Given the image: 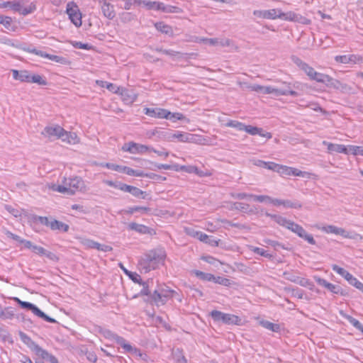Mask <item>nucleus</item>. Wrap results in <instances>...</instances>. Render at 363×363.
I'll use <instances>...</instances> for the list:
<instances>
[{
  "label": "nucleus",
  "mask_w": 363,
  "mask_h": 363,
  "mask_svg": "<svg viewBox=\"0 0 363 363\" xmlns=\"http://www.w3.org/2000/svg\"><path fill=\"white\" fill-rule=\"evenodd\" d=\"M165 257L164 252L161 250H154L148 252L140 260V264L145 272L154 269L156 265L162 262Z\"/></svg>",
  "instance_id": "1"
},
{
  "label": "nucleus",
  "mask_w": 363,
  "mask_h": 363,
  "mask_svg": "<svg viewBox=\"0 0 363 363\" xmlns=\"http://www.w3.org/2000/svg\"><path fill=\"white\" fill-rule=\"evenodd\" d=\"M97 332L101 334L105 338L114 340L116 343L120 345L125 352L134 354L138 352L137 348L132 347L123 337L113 333L110 330L99 328L97 329Z\"/></svg>",
  "instance_id": "2"
},
{
  "label": "nucleus",
  "mask_w": 363,
  "mask_h": 363,
  "mask_svg": "<svg viewBox=\"0 0 363 363\" xmlns=\"http://www.w3.org/2000/svg\"><path fill=\"white\" fill-rule=\"evenodd\" d=\"M177 294V291L170 289L169 287L162 286L155 289L151 295V302L157 306L164 305L169 298H173Z\"/></svg>",
  "instance_id": "3"
},
{
  "label": "nucleus",
  "mask_w": 363,
  "mask_h": 363,
  "mask_svg": "<svg viewBox=\"0 0 363 363\" xmlns=\"http://www.w3.org/2000/svg\"><path fill=\"white\" fill-rule=\"evenodd\" d=\"M211 317L215 322H221L226 325H240L242 319L235 315L225 313L221 311L213 310L210 313Z\"/></svg>",
  "instance_id": "4"
},
{
  "label": "nucleus",
  "mask_w": 363,
  "mask_h": 363,
  "mask_svg": "<svg viewBox=\"0 0 363 363\" xmlns=\"http://www.w3.org/2000/svg\"><path fill=\"white\" fill-rule=\"evenodd\" d=\"M14 300L19 304V306L22 308H25V309L32 311L33 313V314H35L38 317L43 319L44 320L47 321L48 323H56L57 322L54 318L48 316L44 312H43L35 305H34L30 302L21 301L18 298H14Z\"/></svg>",
  "instance_id": "5"
},
{
  "label": "nucleus",
  "mask_w": 363,
  "mask_h": 363,
  "mask_svg": "<svg viewBox=\"0 0 363 363\" xmlns=\"http://www.w3.org/2000/svg\"><path fill=\"white\" fill-rule=\"evenodd\" d=\"M332 269L343 277L351 285L355 286L363 293V284L354 277L349 272L336 264H333Z\"/></svg>",
  "instance_id": "6"
},
{
  "label": "nucleus",
  "mask_w": 363,
  "mask_h": 363,
  "mask_svg": "<svg viewBox=\"0 0 363 363\" xmlns=\"http://www.w3.org/2000/svg\"><path fill=\"white\" fill-rule=\"evenodd\" d=\"M24 50L27 51L28 52L35 54L36 55H38L42 57L48 58L52 61L60 63V64H65L67 62L66 58L63 57H60L58 55H50L48 53H46L45 52H43L42 50H38L36 48H25Z\"/></svg>",
  "instance_id": "7"
},
{
  "label": "nucleus",
  "mask_w": 363,
  "mask_h": 363,
  "mask_svg": "<svg viewBox=\"0 0 363 363\" xmlns=\"http://www.w3.org/2000/svg\"><path fill=\"white\" fill-rule=\"evenodd\" d=\"M65 130L60 125L47 126L42 131V135L50 138H60L63 137Z\"/></svg>",
  "instance_id": "8"
},
{
  "label": "nucleus",
  "mask_w": 363,
  "mask_h": 363,
  "mask_svg": "<svg viewBox=\"0 0 363 363\" xmlns=\"http://www.w3.org/2000/svg\"><path fill=\"white\" fill-rule=\"evenodd\" d=\"M63 183L70 188V190L73 191V194L78 190H82L84 186V181L81 177H74L72 178H65Z\"/></svg>",
  "instance_id": "9"
},
{
  "label": "nucleus",
  "mask_w": 363,
  "mask_h": 363,
  "mask_svg": "<svg viewBox=\"0 0 363 363\" xmlns=\"http://www.w3.org/2000/svg\"><path fill=\"white\" fill-rule=\"evenodd\" d=\"M145 114L157 118H166L169 114V111L160 108H145L143 110Z\"/></svg>",
  "instance_id": "10"
},
{
  "label": "nucleus",
  "mask_w": 363,
  "mask_h": 363,
  "mask_svg": "<svg viewBox=\"0 0 363 363\" xmlns=\"http://www.w3.org/2000/svg\"><path fill=\"white\" fill-rule=\"evenodd\" d=\"M67 13L68 14L71 21L77 27H79L82 26V15L77 9V6H75L74 8H69L68 4L67 8Z\"/></svg>",
  "instance_id": "11"
},
{
  "label": "nucleus",
  "mask_w": 363,
  "mask_h": 363,
  "mask_svg": "<svg viewBox=\"0 0 363 363\" xmlns=\"http://www.w3.org/2000/svg\"><path fill=\"white\" fill-rule=\"evenodd\" d=\"M168 141H172L174 139H178L180 142H190L193 138V135L187 133H182L180 131H175L174 133H169V135H167Z\"/></svg>",
  "instance_id": "12"
},
{
  "label": "nucleus",
  "mask_w": 363,
  "mask_h": 363,
  "mask_svg": "<svg viewBox=\"0 0 363 363\" xmlns=\"http://www.w3.org/2000/svg\"><path fill=\"white\" fill-rule=\"evenodd\" d=\"M322 230L327 233H333L335 235H340L343 238H351L352 237L350 235L349 233L346 231L345 229L341 228H337L335 225H327L324 226Z\"/></svg>",
  "instance_id": "13"
},
{
  "label": "nucleus",
  "mask_w": 363,
  "mask_h": 363,
  "mask_svg": "<svg viewBox=\"0 0 363 363\" xmlns=\"http://www.w3.org/2000/svg\"><path fill=\"white\" fill-rule=\"evenodd\" d=\"M123 101L126 104H133L137 99V95L132 91L125 88L121 87L119 93Z\"/></svg>",
  "instance_id": "14"
},
{
  "label": "nucleus",
  "mask_w": 363,
  "mask_h": 363,
  "mask_svg": "<svg viewBox=\"0 0 363 363\" xmlns=\"http://www.w3.org/2000/svg\"><path fill=\"white\" fill-rule=\"evenodd\" d=\"M194 237L198 238L199 240L209 244L211 246H218L219 240H216L213 236H209L201 231H196L194 235Z\"/></svg>",
  "instance_id": "15"
},
{
  "label": "nucleus",
  "mask_w": 363,
  "mask_h": 363,
  "mask_svg": "<svg viewBox=\"0 0 363 363\" xmlns=\"http://www.w3.org/2000/svg\"><path fill=\"white\" fill-rule=\"evenodd\" d=\"M13 77L16 80H19L22 82H28L30 83V73L28 70H16L12 69Z\"/></svg>",
  "instance_id": "16"
},
{
  "label": "nucleus",
  "mask_w": 363,
  "mask_h": 363,
  "mask_svg": "<svg viewBox=\"0 0 363 363\" xmlns=\"http://www.w3.org/2000/svg\"><path fill=\"white\" fill-rule=\"evenodd\" d=\"M201 41L211 45H220L221 47H228L231 44V40L228 38H202Z\"/></svg>",
  "instance_id": "17"
},
{
  "label": "nucleus",
  "mask_w": 363,
  "mask_h": 363,
  "mask_svg": "<svg viewBox=\"0 0 363 363\" xmlns=\"http://www.w3.org/2000/svg\"><path fill=\"white\" fill-rule=\"evenodd\" d=\"M323 144L327 146L329 152H336L339 153L348 154V148L344 145L333 144L327 141H323Z\"/></svg>",
  "instance_id": "18"
},
{
  "label": "nucleus",
  "mask_w": 363,
  "mask_h": 363,
  "mask_svg": "<svg viewBox=\"0 0 363 363\" xmlns=\"http://www.w3.org/2000/svg\"><path fill=\"white\" fill-rule=\"evenodd\" d=\"M101 11L104 15L110 20L113 19L116 16L113 6L106 1L102 3Z\"/></svg>",
  "instance_id": "19"
},
{
  "label": "nucleus",
  "mask_w": 363,
  "mask_h": 363,
  "mask_svg": "<svg viewBox=\"0 0 363 363\" xmlns=\"http://www.w3.org/2000/svg\"><path fill=\"white\" fill-rule=\"evenodd\" d=\"M50 228L52 230H60L62 232H67L69 228L67 224L52 218L50 220Z\"/></svg>",
  "instance_id": "20"
},
{
  "label": "nucleus",
  "mask_w": 363,
  "mask_h": 363,
  "mask_svg": "<svg viewBox=\"0 0 363 363\" xmlns=\"http://www.w3.org/2000/svg\"><path fill=\"white\" fill-rule=\"evenodd\" d=\"M283 16V12L279 9L265 10L262 12V18L267 19L281 18Z\"/></svg>",
  "instance_id": "21"
},
{
  "label": "nucleus",
  "mask_w": 363,
  "mask_h": 363,
  "mask_svg": "<svg viewBox=\"0 0 363 363\" xmlns=\"http://www.w3.org/2000/svg\"><path fill=\"white\" fill-rule=\"evenodd\" d=\"M13 7L16 9V12H18L20 14L23 16L31 13L36 9L35 5L33 3L26 8H23L21 4H15Z\"/></svg>",
  "instance_id": "22"
},
{
  "label": "nucleus",
  "mask_w": 363,
  "mask_h": 363,
  "mask_svg": "<svg viewBox=\"0 0 363 363\" xmlns=\"http://www.w3.org/2000/svg\"><path fill=\"white\" fill-rule=\"evenodd\" d=\"M157 9H161V11L164 13H181L183 12L182 9L178 6L165 5L164 3L159 4Z\"/></svg>",
  "instance_id": "23"
},
{
  "label": "nucleus",
  "mask_w": 363,
  "mask_h": 363,
  "mask_svg": "<svg viewBox=\"0 0 363 363\" xmlns=\"http://www.w3.org/2000/svg\"><path fill=\"white\" fill-rule=\"evenodd\" d=\"M128 229L135 230L141 234H147L150 233V228L143 224H138L137 223H130L128 225Z\"/></svg>",
  "instance_id": "24"
},
{
  "label": "nucleus",
  "mask_w": 363,
  "mask_h": 363,
  "mask_svg": "<svg viewBox=\"0 0 363 363\" xmlns=\"http://www.w3.org/2000/svg\"><path fill=\"white\" fill-rule=\"evenodd\" d=\"M338 90L345 94H355L357 93V87L355 86L347 84L342 82H340Z\"/></svg>",
  "instance_id": "25"
},
{
  "label": "nucleus",
  "mask_w": 363,
  "mask_h": 363,
  "mask_svg": "<svg viewBox=\"0 0 363 363\" xmlns=\"http://www.w3.org/2000/svg\"><path fill=\"white\" fill-rule=\"evenodd\" d=\"M260 325H262L263 328L271 330L274 333H280L281 331V326L279 324L273 323L269 320H262L259 321Z\"/></svg>",
  "instance_id": "26"
},
{
  "label": "nucleus",
  "mask_w": 363,
  "mask_h": 363,
  "mask_svg": "<svg viewBox=\"0 0 363 363\" xmlns=\"http://www.w3.org/2000/svg\"><path fill=\"white\" fill-rule=\"evenodd\" d=\"M18 335L20 337L21 340L31 350L35 347L37 345L32 339L27 335L25 333L22 331H19Z\"/></svg>",
  "instance_id": "27"
},
{
  "label": "nucleus",
  "mask_w": 363,
  "mask_h": 363,
  "mask_svg": "<svg viewBox=\"0 0 363 363\" xmlns=\"http://www.w3.org/2000/svg\"><path fill=\"white\" fill-rule=\"evenodd\" d=\"M272 94L275 96H288L290 95L291 96H298V94L294 90H283L278 88L273 87Z\"/></svg>",
  "instance_id": "28"
},
{
  "label": "nucleus",
  "mask_w": 363,
  "mask_h": 363,
  "mask_svg": "<svg viewBox=\"0 0 363 363\" xmlns=\"http://www.w3.org/2000/svg\"><path fill=\"white\" fill-rule=\"evenodd\" d=\"M60 138L64 142H67L69 144H75L78 142L77 135L74 133L67 132L65 130L63 133V137H60Z\"/></svg>",
  "instance_id": "29"
},
{
  "label": "nucleus",
  "mask_w": 363,
  "mask_h": 363,
  "mask_svg": "<svg viewBox=\"0 0 363 363\" xmlns=\"http://www.w3.org/2000/svg\"><path fill=\"white\" fill-rule=\"evenodd\" d=\"M14 311L12 308L6 307L2 308L0 307V318L2 320L12 319L14 316Z\"/></svg>",
  "instance_id": "30"
},
{
  "label": "nucleus",
  "mask_w": 363,
  "mask_h": 363,
  "mask_svg": "<svg viewBox=\"0 0 363 363\" xmlns=\"http://www.w3.org/2000/svg\"><path fill=\"white\" fill-rule=\"evenodd\" d=\"M131 146L133 147L132 154H137V153L143 154V153L146 152L147 151L150 150V146L138 144V143H136L134 142H133V144Z\"/></svg>",
  "instance_id": "31"
},
{
  "label": "nucleus",
  "mask_w": 363,
  "mask_h": 363,
  "mask_svg": "<svg viewBox=\"0 0 363 363\" xmlns=\"http://www.w3.org/2000/svg\"><path fill=\"white\" fill-rule=\"evenodd\" d=\"M193 274H194L198 278L203 281H213L215 279V276L210 273L203 272L199 270L193 271Z\"/></svg>",
  "instance_id": "32"
},
{
  "label": "nucleus",
  "mask_w": 363,
  "mask_h": 363,
  "mask_svg": "<svg viewBox=\"0 0 363 363\" xmlns=\"http://www.w3.org/2000/svg\"><path fill=\"white\" fill-rule=\"evenodd\" d=\"M121 268L123 270L124 273L128 276V277L135 283H140L142 282V279L140 276L136 272H132L126 269L122 264H120Z\"/></svg>",
  "instance_id": "33"
},
{
  "label": "nucleus",
  "mask_w": 363,
  "mask_h": 363,
  "mask_svg": "<svg viewBox=\"0 0 363 363\" xmlns=\"http://www.w3.org/2000/svg\"><path fill=\"white\" fill-rule=\"evenodd\" d=\"M166 119H168L172 122H176L177 121H185L189 123V119L186 118L182 113H171L169 111V114L167 116Z\"/></svg>",
  "instance_id": "34"
},
{
  "label": "nucleus",
  "mask_w": 363,
  "mask_h": 363,
  "mask_svg": "<svg viewBox=\"0 0 363 363\" xmlns=\"http://www.w3.org/2000/svg\"><path fill=\"white\" fill-rule=\"evenodd\" d=\"M150 211V208L144 206H133L128 208L125 212L128 214H133L135 212H140L141 213H147Z\"/></svg>",
  "instance_id": "35"
},
{
  "label": "nucleus",
  "mask_w": 363,
  "mask_h": 363,
  "mask_svg": "<svg viewBox=\"0 0 363 363\" xmlns=\"http://www.w3.org/2000/svg\"><path fill=\"white\" fill-rule=\"evenodd\" d=\"M282 226L290 230L291 231H292L294 233H296V232H297V230L301 227L300 225L294 223L292 220H288L286 218L285 219V221L284 222Z\"/></svg>",
  "instance_id": "36"
},
{
  "label": "nucleus",
  "mask_w": 363,
  "mask_h": 363,
  "mask_svg": "<svg viewBox=\"0 0 363 363\" xmlns=\"http://www.w3.org/2000/svg\"><path fill=\"white\" fill-rule=\"evenodd\" d=\"M356 57L353 55H337L335 57V60L337 62L347 64L350 62H354V59Z\"/></svg>",
  "instance_id": "37"
},
{
  "label": "nucleus",
  "mask_w": 363,
  "mask_h": 363,
  "mask_svg": "<svg viewBox=\"0 0 363 363\" xmlns=\"http://www.w3.org/2000/svg\"><path fill=\"white\" fill-rule=\"evenodd\" d=\"M344 317L352 324L355 328L360 330L363 333V325L357 319L350 315H345Z\"/></svg>",
  "instance_id": "38"
},
{
  "label": "nucleus",
  "mask_w": 363,
  "mask_h": 363,
  "mask_svg": "<svg viewBox=\"0 0 363 363\" xmlns=\"http://www.w3.org/2000/svg\"><path fill=\"white\" fill-rule=\"evenodd\" d=\"M32 351H33L38 356H40L43 359L45 360L50 354L48 351L43 349L38 345H36Z\"/></svg>",
  "instance_id": "39"
},
{
  "label": "nucleus",
  "mask_w": 363,
  "mask_h": 363,
  "mask_svg": "<svg viewBox=\"0 0 363 363\" xmlns=\"http://www.w3.org/2000/svg\"><path fill=\"white\" fill-rule=\"evenodd\" d=\"M233 208L240 211L242 212H250L252 213V210H250V205L241 202H235L233 203Z\"/></svg>",
  "instance_id": "40"
},
{
  "label": "nucleus",
  "mask_w": 363,
  "mask_h": 363,
  "mask_svg": "<svg viewBox=\"0 0 363 363\" xmlns=\"http://www.w3.org/2000/svg\"><path fill=\"white\" fill-rule=\"evenodd\" d=\"M149 162L154 164L155 167L158 169H172V170H174L177 172L179 171V164H177L170 165V164H167L153 163L150 161H149Z\"/></svg>",
  "instance_id": "41"
},
{
  "label": "nucleus",
  "mask_w": 363,
  "mask_h": 363,
  "mask_svg": "<svg viewBox=\"0 0 363 363\" xmlns=\"http://www.w3.org/2000/svg\"><path fill=\"white\" fill-rule=\"evenodd\" d=\"M282 206L286 208H301L302 207V204L299 201L291 200H283Z\"/></svg>",
  "instance_id": "42"
},
{
  "label": "nucleus",
  "mask_w": 363,
  "mask_h": 363,
  "mask_svg": "<svg viewBox=\"0 0 363 363\" xmlns=\"http://www.w3.org/2000/svg\"><path fill=\"white\" fill-rule=\"evenodd\" d=\"M142 4H143L148 10L153 9L156 11H161V9H158L157 7L159 4H162V2L142 0Z\"/></svg>",
  "instance_id": "43"
},
{
  "label": "nucleus",
  "mask_w": 363,
  "mask_h": 363,
  "mask_svg": "<svg viewBox=\"0 0 363 363\" xmlns=\"http://www.w3.org/2000/svg\"><path fill=\"white\" fill-rule=\"evenodd\" d=\"M30 83H36L42 86H45L48 84L46 79L39 74L30 75Z\"/></svg>",
  "instance_id": "44"
},
{
  "label": "nucleus",
  "mask_w": 363,
  "mask_h": 363,
  "mask_svg": "<svg viewBox=\"0 0 363 363\" xmlns=\"http://www.w3.org/2000/svg\"><path fill=\"white\" fill-rule=\"evenodd\" d=\"M32 219H33V222H39L42 225L50 227V223L51 220H50V218L48 217L34 215L32 217Z\"/></svg>",
  "instance_id": "45"
},
{
  "label": "nucleus",
  "mask_w": 363,
  "mask_h": 363,
  "mask_svg": "<svg viewBox=\"0 0 363 363\" xmlns=\"http://www.w3.org/2000/svg\"><path fill=\"white\" fill-rule=\"evenodd\" d=\"M243 130H245V132H247V133H249L252 135H255L261 134L262 129L260 128L255 127V126L245 125Z\"/></svg>",
  "instance_id": "46"
},
{
  "label": "nucleus",
  "mask_w": 363,
  "mask_h": 363,
  "mask_svg": "<svg viewBox=\"0 0 363 363\" xmlns=\"http://www.w3.org/2000/svg\"><path fill=\"white\" fill-rule=\"evenodd\" d=\"M225 125L226 127L235 128L238 130H243L245 124L238 121L229 120Z\"/></svg>",
  "instance_id": "47"
},
{
  "label": "nucleus",
  "mask_w": 363,
  "mask_h": 363,
  "mask_svg": "<svg viewBox=\"0 0 363 363\" xmlns=\"http://www.w3.org/2000/svg\"><path fill=\"white\" fill-rule=\"evenodd\" d=\"M264 215L267 217H269L271 218L272 220H274L277 224H279V225H283L284 222L285 221V219L286 218L280 216V215H277V214H272V213H269L268 212H266L264 213Z\"/></svg>",
  "instance_id": "48"
},
{
  "label": "nucleus",
  "mask_w": 363,
  "mask_h": 363,
  "mask_svg": "<svg viewBox=\"0 0 363 363\" xmlns=\"http://www.w3.org/2000/svg\"><path fill=\"white\" fill-rule=\"evenodd\" d=\"M348 153L351 152L354 155H362L363 156V147L356 145H349Z\"/></svg>",
  "instance_id": "49"
},
{
  "label": "nucleus",
  "mask_w": 363,
  "mask_h": 363,
  "mask_svg": "<svg viewBox=\"0 0 363 363\" xmlns=\"http://www.w3.org/2000/svg\"><path fill=\"white\" fill-rule=\"evenodd\" d=\"M340 81H339L337 79H333V78H332L331 77H330L328 75V81H326L325 82V84L328 87L333 88V89H335L338 90L339 86H340Z\"/></svg>",
  "instance_id": "50"
},
{
  "label": "nucleus",
  "mask_w": 363,
  "mask_h": 363,
  "mask_svg": "<svg viewBox=\"0 0 363 363\" xmlns=\"http://www.w3.org/2000/svg\"><path fill=\"white\" fill-rule=\"evenodd\" d=\"M125 171V174L130 176L135 177H146L147 173H145L143 171L130 169H124Z\"/></svg>",
  "instance_id": "51"
},
{
  "label": "nucleus",
  "mask_w": 363,
  "mask_h": 363,
  "mask_svg": "<svg viewBox=\"0 0 363 363\" xmlns=\"http://www.w3.org/2000/svg\"><path fill=\"white\" fill-rule=\"evenodd\" d=\"M104 166L106 167H107L108 169H112L114 171H117V172H123V173H125V171L124 169H130V167H128L120 166V165L112 164V163H106Z\"/></svg>",
  "instance_id": "52"
},
{
  "label": "nucleus",
  "mask_w": 363,
  "mask_h": 363,
  "mask_svg": "<svg viewBox=\"0 0 363 363\" xmlns=\"http://www.w3.org/2000/svg\"><path fill=\"white\" fill-rule=\"evenodd\" d=\"M252 251L254 252L255 254L259 255L262 257L271 259L273 257V255L269 254L267 251L264 250L263 248L257 247H253L252 248Z\"/></svg>",
  "instance_id": "53"
},
{
  "label": "nucleus",
  "mask_w": 363,
  "mask_h": 363,
  "mask_svg": "<svg viewBox=\"0 0 363 363\" xmlns=\"http://www.w3.org/2000/svg\"><path fill=\"white\" fill-rule=\"evenodd\" d=\"M131 194L136 198L146 199L147 196L146 191H143L138 187L133 186Z\"/></svg>",
  "instance_id": "54"
},
{
  "label": "nucleus",
  "mask_w": 363,
  "mask_h": 363,
  "mask_svg": "<svg viewBox=\"0 0 363 363\" xmlns=\"http://www.w3.org/2000/svg\"><path fill=\"white\" fill-rule=\"evenodd\" d=\"M327 289L335 294L345 295L342 289L339 285L333 284L331 283L328 285Z\"/></svg>",
  "instance_id": "55"
},
{
  "label": "nucleus",
  "mask_w": 363,
  "mask_h": 363,
  "mask_svg": "<svg viewBox=\"0 0 363 363\" xmlns=\"http://www.w3.org/2000/svg\"><path fill=\"white\" fill-rule=\"evenodd\" d=\"M55 191H58L62 194H67L68 195H73V191L70 190V188H68L66 184L63 183L62 185H58L57 189H54Z\"/></svg>",
  "instance_id": "56"
},
{
  "label": "nucleus",
  "mask_w": 363,
  "mask_h": 363,
  "mask_svg": "<svg viewBox=\"0 0 363 363\" xmlns=\"http://www.w3.org/2000/svg\"><path fill=\"white\" fill-rule=\"evenodd\" d=\"M251 198L253 199L254 201L258 202H269L271 203L272 197L267 195H254L251 196Z\"/></svg>",
  "instance_id": "57"
},
{
  "label": "nucleus",
  "mask_w": 363,
  "mask_h": 363,
  "mask_svg": "<svg viewBox=\"0 0 363 363\" xmlns=\"http://www.w3.org/2000/svg\"><path fill=\"white\" fill-rule=\"evenodd\" d=\"M213 282L225 286H228L231 284V281L229 279L223 277H215Z\"/></svg>",
  "instance_id": "58"
},
{
  "label": "nucleus",
  "mask_w": 363,
  "mask_h": 363,
  "mask_svg": "<svg viewBox=\"0 0 363 363\" xmlns=\"http://www.w3.org/2000/svg\"><path fill=\"white\" fill-rule=\"evenodd\" d=\"M155 51H157L158 52L163 53L167 55L172 56V57H175V56L181 55V53L179 52H177V51H174L172 50H164V49H162V48H156Z\"/></svg>",
  "instance_id": "59"
},
{
  "label": "nucleus",
  "mask_w": 363,
  "mask_h": 363,
  "mask_svg": "<svg viewBox=\"0 0 363 363\" xmlns=\"http://www.w3.org/2000/svg\"><path fill=\"white\" fill-rule=\"evenodd\" d=\"M155 26L157 29L160 30L162 33L168 34L172 32V28L162 22L156 23Z\"/></svg>",
  "instance_id": "60"
},
{
  "label": "nucleus",
  "mask_w": 363,
  "mask_h": 363,
  "mask_svg": "<svg viewBox=\"0 0 363 363\" xmlns=\"http://www.w3.org/2000/svg\"><path fill=\"white\" fill-rule=\"evenodd\" d=\"M292 175L309 179L311 178V174L293 167Z\"/></svg>",
  "instance_id": "61"
},
{
  "label": "nucleus",
  "mask_w": 363,
  "mask_h": 363,
  "mask_svg": "<svg viewBox=\"0 0 363 363\" xmlns=\"http://www.w3.org/2000/svg\"><path fill=\"white\" fill-rule=\"evenodd\" d=\"M328 74H325L317 72L316 74L314 75L313 80L325 84V82L328 81Z\"/></svg>",
  "instance_id": "62"
},
{
  "label": "nucleus",
  "mask_w": 363,
  "mask_h": 363,
  "mask_svg": "<svg viewBox=\"0 0 363 363\" xmlns=\"http://www.w3.org/2000/svg\"><path fill=\"white\" fill-rule=\"evenodd\" d=\"M12 19L9 16H4L0 15V24L4 26L5 28H9L11 25Z\"/></svg>",
  "instance_id": "63"
},
{
  "label": "nucleus",
  "mask_w": 363,
  "mask_h": 363,
  "mask_svg": "<svg viewBox=\"0 0 363 363\" xmlns=\"http://www.w3.org/2000/svg\"><path fill=\"white\" fill-rule=\"evenodd\" d=\"M265 169L273 170L274 172H279L281 169V165L273 162H267Z\"/></svg>",
  "instance_id": "64"
}]
</instances>
